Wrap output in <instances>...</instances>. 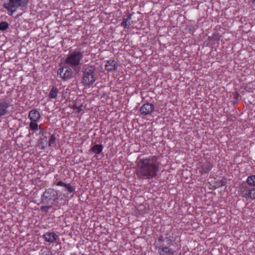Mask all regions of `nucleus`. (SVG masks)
I'll use <instances>...</instances> for the list:
<instances>
[{"label": "nucleus", "mask_w": 255, "mask_h": 255, "mask_svg": "<svg viewBox=\"0 0 255 255\" xmlns=\"http://www.w3.org/2000/svg\"><path fill=\"white\" fill-rule=\"evenodd\" d=\"M160 167L151 158H143L139 160L137 164V174L140 177L149 179L157 174Z\"/></svg>", "instance_id": "nucleus-1"}, {"label": "nucleus", "mask_w": 255, "mask_h": 255, "mask_svg": "<svg viewBox=\"0 0 255 255\" xmlns=\"http://www.w3.org/2000/svg\"><path fill=\"white\" fill-rule=\"evenodd\" d=\"M95 68L90 66L84 70L82 80V83L86 86H91L96 81Z\"/></svg>", "instance_id": "nucleus-2"}, {"label": "nucleus", "mask_w": 255, "mask_h": 255, "mask_svg": "<svg viewBox=\"0 0 255 255\" xmlns=\"http://www.w3.org/2000/svg\"><path fill=\"white\" fill-rule=\"evenodd\" d=\"M26 0H8V1L3 3L4 7L10 12V15H12L15 13L19 6H25L27 4Z\"/></svg>", "instance_id": "nucleus-3"}, {"label": "nucleus", "mask_w": 255, "mask_h": 255, "mask_svg": "<svg viewBox=\"0 0 255 255\" xmlns=\"http://www.w3.org/2000/svg\"><path fill=\"white\" fill-rule=\"evenodd\" d=\"M83 57V54L82 52L74 51L66 57L65 62L71 66H77L81 64Z\"/></svg>", "instance_id": "nucleus-4"}, {"label": "nucleus", "mask_w": 255, "mask_h": 255, "mask_svg": "<svg viewBox=\"0 0 255 255\" xmlns=\"http://www.w3.org/2000/svg\"><path fill=\"white\" fill-rule=\"evenodd\" d=\"M57 192L52 189L46 190L43 193L42 197V201L43 203H47L49 201H52L54 202H57Z\"/></svg>", "instance_id": "nucleus-5"}, {"label": "nucleus", "mask_w": 255, "mask_h": 255, "mask_svg": "<svg viewBox=\"0 0 255 255\" xmlns=\"http://www.w3.org/2000/svg\"><path fill=\"white\" fill-rule=\"evenodd\" d=\"M58 75L63 80H67L72 78L73 72L69 67L64 66L60 68L58 70Z\"/></svg>", "instance_id": "nucleus-6"}, {"label": "nucleus", "mask_w": 255, "mask_h": 255, "mask_svg": "<svg viewBox=\"0 0 255 255\" xmlns=\"http://www.w3.org/2000/svg\"><path fill=\"white\" fill-rule=\"evenodd\" d=\"M153 104L149 103L143 104L140 108V112L142 115H147L151 114L154 110Z\"/></svg>", "instance_id": "nucleus-7"}, {"label": "nucleus", "mask_w": 255, "mask_h": 255, "mask_svg": "<svg viewBox=\"0 0 255 255\" xmlns=\"http://www.w3.org/2000/svg\"><path fill=\"white\" fill-rule=\"evenodd\" d=\"M40 117V113L36 110H32L29 113L28 118L31 121L38 122Z\"/></svg>", "instance_id": "nucleus-8"}, {"label": "nucleus", "mask_w": 255, "mask_h": 255, "mask_svg": "<svg viewBox=\"0 0 255 255\" xmlns=\"http://www.w3.org/2000/svg\"><path fill=\"white\" fill-rule=\"evenodd\" d=\"M45 241L49 243L54 242L57 238V236L53 232L47 233L43 235Z\"/></svg>", "instance_id": "nucleus-9"}, {"label": "nucleus", "mask_w": 255, "mask_h": 255, "mask_svg": "<svg viewBox=\"0 0 255 255\" xmlns=\"http://www.w3.org/2000/svg\"><path fill=\"white\" fill-rule=\"evenodd\" d=\"M105 68L108 71H112L116 68V63L113 60H110L106 62Z\"/></svg>", "instance_id": "nucleus-10"}, {"label": "nucleus", "mask_w": 255, "mask_h": 255, "mask_svg": "<svg viewBox=\"0 0 255 255\" xmlns=\"http://www.w3.org/2000/svg\"><path fill=\"white\" fill-rule=\"evenodd\" d=\"M212 165L209 162H206L200 168H199V172L204 174L208 172L211 169Z\"/></svg>", "instance_id": "nucleus-11"}, {"label": "nucleus", "mask_w": 255, "mask_h": 255, "mask_svg": "<svg viewBox=\"0 0 255 255\" xmlns=\"http://www.w3.org/2000/svg\"><path fill=\"white\" fill-rule=\"evenodd\" d=\"M8 104L5 102H0V117H1L7 113V109L8 108Z\"/></svg>", "instance_id": "nucleus-12"}, {"label": "nucleus", "mask_w": 255, "mask_h": 255, "mask_svg": "<svg viewBox=\"0 0 255 255\" xmlns=\"http://www.w3.org/2000/svg\"><path fill=\"white\" fill-rule=\"evenodd\" d=\"M159 255H174V252L168 247H164L159 251Z\"/></svg>", "instance_id": "nucleus-13"}, {"label": "nucleus", "mask_w": 255, "mask_h": 255, "mask_svg": "<svg viewBox=\"0 0 255 255\" xmlns=\"http://www.w3.org/2000/svg\"><path fill=\"white\" fill-rule=\"evenodd\" d=\"M131 15L130 14H128L127 16V17L124 19L121 25L125 28H128L131 23Z\"/></svg>", "instance_id": "nucleus-14"}, {"label": "nucleus", "mask_w": 255, "mask_h": 255, "mask_svg": "<svg viewBox=\"0 0 255 255\" xmlns=\"http://www.w3.org/2000/svg\"><path fill=\"white\" fill-rule=\"evenodd\" d=\"M59 90L56 87H53L50 91L49 96L51 99H55L58 93Z\"/></svg>", "instance_id": "nucleus-15"}, {"label": "nucleus", "mask_w": 255, "mask_h": 255, "mask_svg": "<svg viewBox=\"0 0 255 255\" xmlns=\"http://www.w3.org/2000/svg\"><path fill=\"white\" fill-rule=\"evenodd\" d=\"M245 197L255 199V189L253 188L247 191L245 194Z\"/></svg>", "instance_id": "nucleus-16"}, {"label": "nucleus", "mask_w": 255, "mask_h": 255, "mask_svg": "<svg viewBox=\"0 0 255 255\" xmlns=\"http://www.w3.org/2000/svg\"><path fill=\"white\" fill-rule=\"evenodd\" d=\"M92 150L95 153L99 154L103 150V146L101 144H96L92 148Z\"/></svg>", "instance_id": "nucleus-17"}, {"label": "nucleus", "mask_w": 255, "mask_h": 255, "mask_svg": "<svg viewBox=\"0 0 255 255\" xmlns=\"http://www.w3.org/2000/svg\"><path fill=\"white\" fill-rule=\"evenodd\" d=\"M247 182L251 186H255V175H252L248 177Z\"/></svg>", "instance_id": "nucleus-18"}, {"label": "nucleus", "mask_w": 255, "mask_h": 255, "mask_svg": "<svg viewBox=\"0 0 255 255\" xmlns=\"http://www.w3.org/2000/svg\"><path fill=\"white\" fill-rule=\"evenodd\" d=\"M47 138L41 139L38 143V146L41 149H44L47 146Z\"/></svg>", "instance_id": "nucleus-19"}, {"label": "nucleus", "mask_w": 255, "mask_h": 255, "mask_svg": "<svg viewBox=\"0 0 255 255\" xmlns=\"http://www.w3.org/2000/svg\"><path fill=\"white\" fill-rule=\"evenodd\" d=\"M37 122L31 121L29 124L30 129L34 131H38V125Z\"/></svg>", "instance_id": "nucleus-20"}, {"label": "nucleus", "mask_w": 255, "mask_h": 255, "mask_svg": "<svg viewBox=\"0 0 255 255\" xmlns=\"http://www.w3.org/2000/svg\"><path fill=\"white\" fill-rule=\"evenodd\" d=\"M8 27V24L6 22H1L0 23V30H4Z\"/></svg>", "instance_id": "nucleus-21"}, {"label": "nucleus", "mask_w": 255, "mask_h": 255, "mask_svg": "<svg viewBox=\"0 0 255 255\" xmlns=\"http://www.w3.org/2000/svg\"><path fill=\"white\" fill-rule=\"evenodd\" d=\"M52 205H49V206H42L40 207L41 210L44 212H47L49 209L52 208Z\"/></svg>", "instance_id": "nucleus-22"}, {"label": "nucleus", "mask_w": 255, "mask_h": 255, "mask_svg": "<svg viewBox=\"0 0 255 255\" xmlns=\"http://www.w3.org/2000/svg\"><path fill=\"white\" fill-rule=\"evenodd\" d=\"M65 187L67 189L69 193H72L73 191V188L70 184H66Z\"/></svg>", "instance_id": "nucleus-23"}, {"label": "nucleus", "mask_w": 255, "mask_h": 255, "mask_svg": "<svg viewBox=\"0 0 255 255\" xmlns=\"http://www.w3.org/2000/svg\"><path fill=\"white\" fill-rule=\"evenodd\" d=\"M55 142V139L53 136H51L48 140L49 145L50 146L51 144H53Z\"/></svg>", "instance_id": "nucleus-24"}, {"label": "nucleus", "mask_w": 255, "mask_h": 255, "mask_svg": "<svg viewBox=\"0 0 255 255\" xmlns=\"http://www.w3.org/2000/svg\"><path fill=\"white\" fill-rule=\"evenodd\" d=\"M41 255H51V253L49 251H44L42 252Z\"/></svg>", "instance_id": "nucleus-25"}, {"label": "nucleus", "mask_w": 255, "mask_h": 255, "mask_svg": "<svg viewBox=\"0 0 255 255\" xmlns=\"http://www.w3.org/2000/svg\"><path fill=\"white\" fill-rule=\"evenodd\" d=\"M65 185H66V183H64L62 181H59L57 183V186H65Z\"/></svg>", "instance_id": "nucleus-26"}, {"label": "nucleus", "mask_w": 255, "mask_h": 255, "mask_svg": "<svg viewBox=\"0 0 255 255\" xmlns=\"http://www.w3.org/2000/svg\"><path fill=\"white\" fill-rule=\"evenodd\" d=\"M83 106H80V107H78V109H77V111L79 112L80 111H82L83 110Z\"/></svg>", "instance_id": "nucleus-27"}, {"label": "nucleus", "mask_w": 255, "mask_h": 255, "mask_svg": "<svg viewBox=\"0 0 255 255\" xmlns=\"http://www.w3.org/2000/svg\"><path fill=\"white\" fill-rule=\"evenodd\" d=\"M253 3L255 4V0H253Z\"/></svg>", "instance_id": "nucleus-28"}, {"label": "nucleus", "mask_w": 255, "mask_h": 255, "mask_svg": "<svg viewBox=\"0 0 255 255\" xmlns=\"http://www.w3.org/2000/svg\"><path fill=\"white\" fill-rule=\"evenodd\" d=\"M71 255H76L75 254H72Z\"/></svg>", "instance_id": "nucleus-29"}]
</instances>
